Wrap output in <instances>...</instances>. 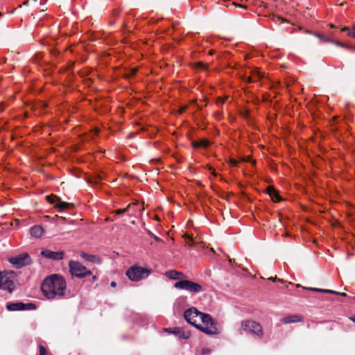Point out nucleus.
Listing matches in <instances>:
<instances>
[{
  "label": "nucleus",
  "instance_id": "f257e3e1",
  "mask_svg": "<svg viewBox=\"0 0 355 355\" xmlns=\"http://www.w3.org/2000/svg\"><path fill=\"white\" fill-rule=\"evenodd\" d=\"M184 317L187 322L207 334L214 335L220 331L209 315L201 313L194 307L186 310Z\"/></svg>",
  "mask_w": 355,
  "mask_h": 355
},
{
  "label": "nucleus",
  "instance_id": "f03ea898",
  "mask_svg": "<svg viewBox=\"0 0 355 355\" xmlns=\"http://www.w3.org/2000/svg\"><path fill=\"white\" fill-rule=\"evenodd\" d=\"M41 289L47 299H60L66 294L67 282L62 276L53 274L44 279Z\"/></svg>",
  "mask_w": 355,
  "mask_h": 355
},
{
  "label": "nucleus",
  "instance_id": "7ed1b4c3",
  "mask_svg": "<svg viewBox=\"0 0 355 355\" xmlns=\"http://www.w3.org/2000/svg\"><path fill=\"white\" fill-rule=\"evenodd\" d=\"M150 274V270L137 266L130 267L126 271V275L132 282H139L148 277Z\"/></svg>",
  "mask_w": 355,
  "mask_h": 355
},
{
  "label": "nucleus",
  "instance_id": "20e7f679",
  "mask_svg": "<svg viewBox=\"0 0 355 355\" xmlns=\"http://www.w3.org/2000/svg\"><path fill=\"white\" fill-rule=\"evenodd\" d=\"M174 287L178 289L185 290L193 293H200L204 291L200 284L189 280L178 281L175 283Z\"/></svg>",
  "mask_w": 355,
  "mask_h": 355
},
{
  "label": "nucleus",
  "instance_id": "39448f33",
  "mask_svg": "<svg viewBox=\"0 0 355 355\" xmlns=\"http://www.w3.org/2000/svg\"><path fill=\"white\" fill-rule=\"evenodd\" d=\"M69 267L71 274L77 277L82 278L92 273L89 270L78 261H71L69 263Z\"/></svg>",
  "mask_w": 355,
  "mask_h": 355
},
{
  "label": "nucleus",
  "instance_id": "423d86ee",
  "mask_svg": "<svg viewBox=\"0 0 355 355\" xmlns=\"http://www.w3.org/2000/svg\"><path fill=\"white\" fill-rule=\"evenodd\" d=\"M245 331L257 338H261L263 335L261 326L255 321L245 320Z\"/></svg>",
  "mask_w": 355,
  "mask_h": 355
},
{
  "label": "nucleus",
  "instance_id": "0eeeda50",
  "mask_svg": "<svg viewBox=\"0 0 355 355\" xmlns=\"http://www.w3.org/2000/svg\"><path fill=\"white\" fill-rule=\"evenodd\" d=\"M6 308L10 311H22V310H34L36 306L33 303H23L20 302H8L6 304Z\"/></svg>",
  "mask_w": 355,
  "mask_h": 355
},
{
  "label": "nucleus",
  "instance_id": "6e6552de",
  "mask_svg": "<svg viewBox=\"0 0 355 355\" xmlns=\"http://www.w3.org/2000/svg\"><path fill=\"white\" fill-rule=\"evenodd\" d=\"M46 200L49 203L53 205L54 207L58 209L59 211H62V210L69 208L71 205V204L68 202L62 201L60 198L54 195L46 196Z\"/></svg>",
  "mask_w": 355,
  "mask_h": 355
},
{
  "label": "nucleus",
  "instance_id": "1a4fd4ad",
  "mask_svg": "<svg viewBox=\"0 0 355 355\" xmlns=\"http://www.w3.org/2000/svg\"><path fill=\"white\" fill-rule=\"evenodd\" d=\"M15 286L12 280L0 271V291H7L11 293L14 290Z\"/></svg>",
  "mask_w": 355,
  "mask_h": 355
},
{
  "label": "nucleus",
  "instance_id": "9d476101",
  "mask_svg": "<svg viewBox=\"0 0 355 355\" xmlns=\"http://www.w3.org/2000/svg\"><path fill=\"white\" fill-rule=\"evenodd\" d=\"M10 262L17 268H21L31 262V258L27 253L21 254L10 259Z\"/></svg>",
  "mask_w": 355,
  "mask_h": 355
},
{
  "label": "nucleus",
  "instance_id": "9b49d317",
  "mask_svg": "<svg viewBox=\"0 0 355 355\" xmlns=\"http://www.w3.org/2000/svg\"><path fill=\"white\" fill-rule=\"evenodd\" d=\"M41 254L45 258L52 260H62L64 258V252L63 251L53 252L48 249L43 250Z\"/></svg>",
  "mask_w": 355,
  "mask_h": 355
},
{
  "label": "nucleus",
  "instance_id": "f8f14e48",
  "mask_svg": "<svg viewBox=\"0 0 355 355\" xmlns=\"http://www.w3.org/2000/svg\"><path fill=\"white\" fill-rule=\"evenodd\" d=\"M166 331L173 334L176 336H178L180 339H187L189 337V334L183 331L180 328H174V329H166Z\"/></svg>",
  "mask_w": 355,
  "mask_h": 355
},
{
  "label": "nucleus",
  "instance_id": "ddd939ff",
  "mask_svg": "<svg viewBox=\"0 0 355 355\" xmlns=\"http://www.w3.org/2000/svg\"><path fill=\"white\" fill-rule=\"evenodd\" d=\"M166 276L169 279L174 280L180 279V281L182 280V279L184 277V273L176 270H168L166 272Z\"/></svg>",
  "mask_w": 355,
  "mask_h": 355
},
{
  "label": "nucleus",
  "instance_id": "4468645a",
  "mask_svg": "<svg viewBox=\"0 0 355 355\" xmlns=\"http://www.w3.org/2000/svg\"><path fill=\"white\" fill-rule=\"evenodd\" d=\"M30 233L35 238H40L44 233V229L40 225H35L30 230Z\"/></svg>",
  "mask_w": 355,
  "mask_h": 355
},
{
  "label": "nucleus",
  "instance_id": "2eb2a0df",
  "mask_svg": "<svg viewBox=\"0 0 355 355\" xmlns=\"http://www.w3.org/2000/svg\"><path fill=\"white\" fill-rule=\"evenodd\" d=\"M315 35L318 37L320 40L325 42H330V43H333L334 44H336V46H340V47H345V45L338 41H336L330 37H326L319 33H315Z\"/></svg>",
  "mask_w": 355,
  "mask_h": 355
},
{
  "label": "nucleus",
  "instance_id": "dca6fc26",
  "mask_svg": "<svg viewBox=\"0 0 355 355\" xmlns=\"http://www.w3.org/2000/svg\"><path fill=\"white\" fill-rule=\"evenodd\" d=\"M302 320V318L300 316L297 315H288L286 316L281 319V321L284 324H290L293 322H297Z\"/></svg>",
  "mask_w": 355,
  "mask_h": 355
},
{
  "label": "nucleus",
  "instance_id": "f3484780",
  "mask_svg": "<svg viewBox=\"0 0 355 355\" xmlns=\"http://www.w3.org/2000/svg\"><path fill=\"white\" fill-rule=\"evenodd\" d=\"M80 257L83 259H85L86 261H90V262L100 263V259L95 255L87 254V253H85L84 252H81Z\"/></svg>",
  "mask_w": 355,
  "mask_h": 355
},
{
  "label": "nucleus",
  "instance_id": "a211bd4d",
  "mask_svg": "<svg viewBox=\"0 0 355 355\" xmlns=\"http://www.w3.org/2000/svg\"><path fill=\"white\" fill-rule=\"evenodd\" d=\"M267 190L273 201L279 202L281 200L280 196L273 187H268Z\"/></svg>",
  "mask_w": 355,
  "mask_h": 355
},
{
  "label": "nucleus",
  "instance_id": "6ab92c4d",
  "mask_svg": "<svg viewBox=\"0 0 355 355\" xmlns=\"http://www.w3.org/2000/svg\"><path fill=\"white\" fill-rule=\"evenodd\" d=\"M209 141L205 139H201L198 141H194L193 143V146L195 148H198V147L206 148L209 146Z\"/></svg>",
  "mask_w": 355,
  "mask_h": 355
},
{
  "label": "nucleus",
  "instance_id": "aec40b11",
  "mask_svg": "<svg viewBox=\"0 0 355 355\" xmlns=\"http://www.w3.org/2000/svg\"><path fill=\"white\" fill-rule=\"evenodd\" d=\"M304 289H307L309 291H315V292H319V293H333L332 290L329 289H322V288H303Z\"/></svg>",
  "mask_w": 355,
  "mask_h": 355
},
{
  "label": "nucleus",
  "instance_id": "412c9836",
  "mask_svg": "<svg viewBox=\"0 0 355 355\" xmlns=\"http://www.w3.org/2000/svg\"><path fill=\"white\" fill-rule=\"evenodd\" d=\"M343 32H347L348 36L355 38V28L350 30L348 27H344L341 29Z\"/></svg>",
  "mask_w": 355,
  "mask_h": 355
},
{
  "label": "nucleus",
  "instance_id": "4be33fe9",
  "mask_svg": "<svg viewBox=\"0 0 355 355\" xmlns=\"http://www.w3.org/2000/svg\"><path fill=\"white\" fill-rule=\"evenodd\" d=\"M196 67L198 69L206 70L207 69V65L203 62H198L196 64Z\"/></svg>",
  "mask_w": 355,
  "mask_h": 355
},
{
  "label": "nucleus",
  "instance_id": "5701e85b",
  "mask_svg": "<svg viewBox=\"0 0 355 355\" xmlns=\"http://www.w3.org/2000/svg\"><path fill=\"white\" fill-rule=\"evenodd\" d=\"M254 77L257 78V77H259V75L257 74V73H253V76L248 77L247 75L245 74V84L247 83L254 82L255 81L254 79Z\"/></svg>",
  "mask_w": 355,
  "mask_h": 355
},
{
  "label": "nucleus",
  "instance_id": "b1692460",
  "mask_svg": "<svg viewBox=\"0 0 355 355\" xmlns=\"http://www.w3.org/2000/svg\"><path fill=\"white\" fill-rule=\"evenodd\" d=\"M131 208V205H129L127 207L124 208V209H117L116 211V214H123V213H125L127 211H128L130 210V209Z\"/></svg>",
  "mask_w": 355,
  "mask_h": 355
},
{
  "label": "nucleus",
  "instance_id": "393cba45",
  "mask_svg": "<svg viewBox=\"0 0 355 355\" xmlns=\"http://www.w3.org/2000/svg\"><path fill=\"white\" fill-rule=\"evenodd\" d=\"M40 355H49L46 349L43 346L40 347Z\"/></svg>",
  "mask_w": 355,
  "mask_h": 355
},
{
  "label": "nucleus",
  "instance_id": "a878e982",
  "mask_svg": "<svg viewBox=\"0 0 355 355\" xmlns=\"http://www.w3.org/2000/svg\"><path fill=\"white\" fill-rule=\"evenodd\" d=\"M227 6L228 8H232V7H235V8H236V7L243 8V6L242 5L237 4V3H234V2H232V3H230V4H229V5H227Z\"/></svg>",
  "mask_w": 355,
  "mask_h": 355
},
{
  "label": "nucleus",
  "instance_id": "bb28decb",
  "mask_svg": "<svg viewBox=\"0 0 355 355\" xmlns=\"http://www.w3.org/2000/svg\"><path fill=\"white\" fill-rule=\"evenodd\" d=\"M245 163L250 162L252 164H255V161L251 159V158L250 157L249 155H245Z\"/></svg>",
  "mask_w": 355,
  "mask_h": 355
},
{
  "label": "nucleus",
  "instance_id": "cd10ccee",
  "mask_svg": "<svg viewBox=\"0 0 355 355\" xmlns=\"http://www.w3.org/2000/svg\"><path fill=\"white\" fill-rule=\"evenodd\" d=\"M332 292L333 293H330L331 294H334V295H340V296H343V297H345L347 296V294L345 293H340V292H337V291H333L332 290Z\"/></svg>",
  "mask_w": 355,
  "mask_h": 355
},
{
  "label": "nucleus",
  "instance_id": "c85d7f7f",
  "mask_svg": "<svg viewBox=\"0 0 355 355\" xmlns=\"http://www.w3.org/2000/svg\"><path fill=\"white\" fill-rule=\"evenodd\" d=\"M149 234L153 236V238L155 241H158V242H163V241H162L161 239H159V237H157V236H155V235L153 234H152V233H150V232Z\"/></svg>",
  "mask_w": 355,
  "mask_h": 355
},
{
  "label": "nucleus",
  "instance_id": "c756f323",
  "mask_svg": "<svg viewBox=\"0 0 355 355\" xmlns=\"http://www.w3.org/2000/svg\"><path fill=\"white\" fill-rule=\"evenodd\" d=\"M223 102H224V99H223V98H219L217 100L216 103H217V104H222V103H223Z\"/></svg>",
  "mask_w": 355,
  "mask_h": 355
},
{
  "label": "nucleus",
  "instance_id": "7c9ffc66",
  "mask_svg": "<svg viewBox=\"0 0 355 355\" xmlns=\"http://www.w3.org/2000/svg\"><path fill=\"white\" fill-rule=\"evenodd\" d=\"M231 164H232V166H236V164H237V161H236V160H235V159H232V160H231Z\"/></svg>",
  "mask_w": 355,
  "mask_h": 355
},
{
  "label": "nucleus",
  "instance_id": "2f4dec72",
  "mask_svg": "<svg viewBox=\"0 0 355 355\" xmlns=\"http://www.w3.org/2000/svg\"><path fill=\"white\" fill-rule=\"evenodd\" d=\"M55 217L56 218H59V219H60V220H66V218H65L64 217H62V216H57V215H56Z\"/></svg>",
  "mask_w": 355,
  "mask_h": 355
},
{
  "label": "nucleus",
  "instance_id": "473e14b6",
  "mask_svg": "<svg viewBox=\"0 0 355 355\" xmlns=\"http://www.w3.org/2000/svg\"><path fill=\"white\" fill-rule=\"evenodd\" d=\"M110 285H111L112 287H115L116 284V282H112Z\"/></svg>",
  "mask_w": 355,
  "mask_h": 355
},
{
  "label": "nucleus",
  "instance_id": "72a5a7b5",
  "mask_svg": "<svg viewBox=\"0 0 355 355\" xmlns=\"http://www.w3.org/2000/svg\"><path fill=\"white\" fill-rule=\"evenodd\" d=\"M209 169L212 171V174L214 175V176H216V173H215L214 171L212 170V168L210 167Z\"/></svg>",
  "mask_w": 355,
  "mask_h": 355
},
{
  "label": "nucleus",
  "instance_id": "f704fd0d",
  "mask_svg": "<svg viewBox=\"0 0 355 355\" xmlns=\"http://www.w3.org/2000/svg\"><path fill=\"white\" fill-rule=\"evenodd\" d=\"M349 319L355 323V316L350 317Z\"/></svg>",
  "mask_w": 355,
  "mask_h": 355
},
{
  "label": "nucleus",
  "instance_id": "c9c22d12",
  "mask_svg": "<svg viewBox=\"0 0 355 355\" xmlns=\"http://www.w3.org/2000/svg\"><path fill=\"white\" fill-rule=\"evenodd\" d=\"M28 3H29V1L27 0V1H25L23 4L25 5V6H28Z\"/></svg>",
  "mask_w": 355,
  "mask_h": 355
},
{
  "label": "nucleus",
  "instance_id": "e433bc0d",
  "mask_svg": "<svg viewBox=\"0 0 355 355\" xmlns=\"http://www.w3.org/2000/svg\"><path fill=\"white\" fill-rule=\"evenodd\" d=\"M184 110H185V107H182V108L180 110V113H182V112L184 111Z\"/></svg>",
  "mask_w": 355,
  "mask_h": 355
},
{
  "label": "nucleus",
  "instance_id": "4c0bfd02",
  "mask_svg": "<svg viewBox=\"0 0 355 355\" xmlns=\"http://www.w3.org/2000/svg\"><path fill=\"white\" fill-rule=\"evenodd\" d=\"M137 70L136 69H133L132 72V74H135L136 73Z\"/></svg>",
  "mask_w": 355,
  "mask_h": 355
},
{
  "label": "nucleus",
  "instance_id": "58836bf2",
  "mask_svg": "<svg viewBox=\"0 0 355 355\" xmlns=\"http://www.w3.org/2000/svg\"><path fill=\"white\" fill-rule=\"evenodd\" d=\"M248 55L247 54V53L245 52V60L248 58Z\"/></svg>",
  "mask_w": 355,
  "mask_h": 355
},
{
  "label": "nucleus",
  "instance_id": "ea45409f",
  "mask_svg": "<svg viewBox=\"0 0 355 355\" xmlns=\"http://www.w3.org/2000/svg\"><path fill=\"white\" fill-rule=\"evenodd\" d=\"M188 239H189V241H191L192 240V238H191L190 236H187Z\"/></svg>",
  "mask_w": 355,
  "mask_h": 355
},
{
  "label": "nucleus",
  "instance_id": "a19ab883",
  "mask_svg": "<svg viewBox=\"0 0 355 355\" xmlns=\"http://www.w3.org/2000/svg\"><path fill=\"white\" fill-rule=\"evenodd\" d=\"M247 112H248V111H247V110L245 109V116H247Z\"/></svg>",
  "mask_w": 355,
  "mask_h": 355
},
{
  "label": "nucleus",
  "instance_id": "79ce46f5",
  "mask_svg": "<svg viewBox=\"0 0 355 355\" xmlns=\"http://www.w3.org/2000/svg\"><path fill=\"white\" fill-rule=\"evenodd\" d=\"M187 243L189 244V245H191L192 243H190L189 242H187Z\"/></svg>",
  "mask_w": 355,
  "mask_h": 355
},
{
  "label": "nucleus",
  "instance_id": "37998d69",
  "mask_svg": "<svg viewBox=\"0 0 355 355\" xmlns=\"http://www.w3.org/2000/svg\"><path fill=\"white\" fill-rule=\"evenodd\" d=\"M300 286H300V285H299V284H297V285H296V287H300Z\"/></svg>",
  "mask_w": 355,
  "mask_h": 355
},
{
  "label": "nucleus",
  "instance_id": "c03bdc74",
  "mask_svg": "<svg viewBox=\"0 0 355 355\" xmlns=\"http://www.w3.org/2000/svg\"><path fill=\"white\" fill-rule=\"evenodd\" d=\"M96 279V276H94L93 279Z\"/></svg>",
  "mask_w": 355,
  "mask_h": 355
},
{
  "label": "nucleus",
  "instance_id": "a18cd8bd",
  "mask_svg": "<svg viewBox=\"0 0 355 355\" xmlns=\"http://www.w3.org/2000/svg\"><path fill=\"white\" fill-rule=\"evenodd\" d=\"M34 1H37V0H33Z\"/></svg>",
  "mask_w": 355,
  "mask_h": 355
}]
</instances>
